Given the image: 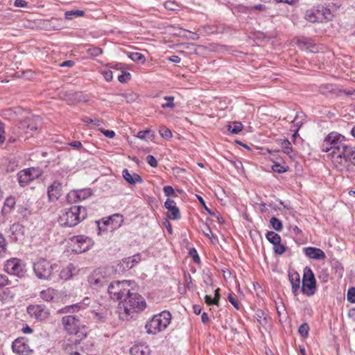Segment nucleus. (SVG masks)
<instances>
[{"instance_id":"obj_29","label":"nucleus","mask_w":355,"mask_h":355,"mask_svg":"<svg viewBox=\"0 0 355 355\" xmlns=\"http://www.w3.org/2000/svg\"><path fill=\"white\" fill-rule=\"evenodd\" d=\"M254 317L257 322L262 326H265L268 323L270 318L261 309H257L255 312Z\"/></svg>"},{"instance_id":"obj_35","label":"nucleus","mask_w":355,"mask_h":355,"mask_svg":"<svg viewBox=\"0 0 355 355\" xmlns=\"http://www.w3.org/2000/svg\"><path fill=\"white\" fill-rule=\"evenodd\" d=\"M85 15V12L83 10H72L69 11H67L64 13V17L66 19H72L73 17H83Z\"/></svg>"},{"instance_id":"obj_33","label":"nucleus","mask_w":355,"mask_h":355,"mask_svg":"<svg viewBox=\"0 0 355 355\" xmlns=\"http://www.w3.org/2000/svg\"><path fill=\"white\" fill-rule=\"evenodd\" d=\"M282 147L283 148V152L290 157H293L295 155L291 144L288 139H284L282 142Z\"/></svg>"},{"instance_id":"obj_26","label":"nucleus","mask_w":355,"mask_h":355,"mask_svg":"<svg viewBox=\"0 0 355 355\" xmlns=\"http://www.w3.org/2000/svg\"><path fill=\"white\" fill-rule=\"evenodd\" d=\"M141 261V255L139 253H137L132 257H129L123 259V263L125 264V267L127 268H132L136 264H137Z\"/></svg>"},{"instance_id":"obj_45","label":"nucleus","mask_w":355,"mask_h":355,"mask_svg":"<svg viewBox=\"0 0 355 355\" xmlns=\"http://www.w3.org/2000/svg\"><path fill=\"white\" fill-rule=\"evenodd\" d=\"M335 90L336 89L334 86L331 84L322 85L320 87V92L325 95H327L329 93H334Z\"/></svg>"},{"instance_id":"obj_62","label":"nucleus","mask_w":355,"mask_h":355,"mask_svg":"<svg viewBox=\"0 0 355 355\" xmlns=\"http://www.w3.org/2000/svg\"><path fill=\"white\" fill-rule=\"evenodd\" d=\"M175 206H176V204H175V201L173 200L167 199L166 200V202H164V207L167 210H169V209H171V208H173V207H175Z\"/></svg>"},{"instance_id":"obj_17","label":"nucleus","mask_w":355,"mask_h":355,"mask_svg":"<svg viewBox=\"0 0 355 355\" xmlns=\"http://www.w3.org/2000/svg\"><path fill=\"white\" fill-rule=\"evenodd\" d=\"M62 195V185L58 181L53 182L47 187V196L49 202H56Z\"/></svg>"},{"instance_id":"obj_4","label":"nucleus","mask_w":355,"mask_h":355,"mask_svg":"<svg viewBox=\"0 0 355 355\" xmlns=\"http://www.w3.org/2000/svg\"><path fill=\"white\" fill-rule=\"evenodd\" d=\"M58 265L52 263L50 261L41 258L33 263V271L35 276L41 280L50 281L58 272Z\"/></svg>"},{"instance_id":"obj_28","label":"nucleus","mask_w":355,"mask_h":355,"mask_svg":"<svg viewBox=\"0 0 355 355\" xmlns=\"http://www.w3.org/2000/svg\"><path fill=\"white\" fill-rule=\"evenodd\" d=\"M92 194V191L90 189L78 190L72 193V195L74 196V198H76V200L79 201L87 199L88 197L91 196Z\"/></svg>"},{"instance_id":"obj_41","label":"nucleus","mask_w":355,"mask_h":355,"mask_svg":"<svg viewBox=\"0 0 355 355\" xmlns=\"http://www.w3.org/2000/svg\"><path fill=\"white\" fill-rule=\"evenodd\" d=\"M137 137L141 139H145L146 137L153 139L155 137V134L151 130L147 129L138 132Z\"/></svg>"},{"instance_id":"obj_10","label":"nucleus","mask_w":355,"mask_h":355,"mask_svg":"<svg viewBox=\"0 0 355 355\" xmlns=\"http://www.w3.org/2000/svg\"><path fill=\"white\" fill-rule=\"evenodd\" d=\"M27 313L32 318L38 321H44L50 315V311L44 304H31L27 307Z\"/></svg>"},{"instance_id":"obj_8","label":"nucleus","mask_w":355,"mask_h":355,"mask_svg":"<svg viewBox=\"0 0 355 355\" xmlns=\"http://www.w3.org/2000/svg\"><path fill=\"white\" fill-rule=\"evenodd\" d=\"M301 291L309 297L313 295L316 291L315 278L312 270L308 266L304 269Z\"/></svg>"},{"instance_id":"obj_42","label":"nucleus","mask_w":355,"mask_h":355,"mask_svg":"<svg viewBox=\"0 0 355 355\" xmlns=\"http://www.w3.org/2000/svg\"><path fill=\"white\" fill-rule=\"evenodd\" d=\"M272 227L276 231H281L283 229V225L280 220L276 217H272L270 220Z\"/></svg>"},{"instance_id":"obj_39","label":"nucleus","mask_w":355,"mask_h":355,"mask_svg":"<svg viewBox=\"0 0 355 355\" xmlns=\"http://www.w3.org/2000/svg\"><path fill=\"white\" fill-rule=\"evenodd\" d=\"M243 125L241 122H233L232 124L228 125V130L233 134H238L243 129Z\"/></svg>"},{"instance_id":"obj_40","label":"nucleus","mask_w":355,"mask_h":355,"mask_svg":"<svg viewBox=\"0 0 355 355\" xmlns=\"http://www.w3.org/2000/svg\"><path fill=\"white\" fill-rule=\"evenodd\" d=\"M18 166V162L15 159V158L9 159L7 162L6 170L8 173H11L15 171L17 168Z\"/></svg>"},{"instance_id":"obj_60","label":"nucleus","mask_w":355,"mask_h":355,"mask_svg":"<svg viewBox=\"0 0 355 355\" xmlns=\"http://www.w3.org/2000/svg\"><path fill=\"white\" fill-rule=\"evenodd\" d=\"M101 132L108 138H113L115 136V132L113 130H104L101 128Z\"/></svg>"},{"instance_id":"obj_7","label":"nucleus","mask_w":355,"mask_h":355,"mask_svg":"<svg viewBox=\"0 0 355 355\" xmlns=\"http://www.w3.org/2000/svg\"><path fill=\"white\" fill-rule=\"evenodd\" d=\"M130 282L116 281L112 282L107 287V292L110 297L114 300H121L125 297L126 293L130 291Z\"/></svg>"},{"instance_id":"obj_22","label":"nucleus","mask_w":355,"mask_h":355,"mask_svg":"<svg viewBox=\"0 0 355 355\" xmlns=\"http://www.w3.org/2000/svg\"><path fill=\"white\" fill-rule=\"evenodd\" d=\"M131 355H151V352L148 345L142 343L134 345L130 349Z\"/></svg>"},{"instance_id":"obj_2","label":"nucleus","mask_w":355,"mask_h":355,"mask_svg":"<svg viewBox=\"0 0 355 355\" xmlns=\"http://www.w3.org/2000/svg\"><path fill=\"white\" fill-rule=\"evenodd\" d=\"M62 324L64 329L71 335H74L76 339L73 343H79L87 336L85 325L80 320V316L78 315H67L62 318Z\"/></svg>"},{"instance_id":"obj_18","label":"nucleus","mask_w":355,"mask_h":355,"mask_svg":"<svg viewBox=\"0 0 355 355\" xmlns=\"http://www.w3.org/2000/svg\"><path fill=\"white\" fill-rule=\"evenodd\" d=\"M123 218L121 214H115L107 218H102V223L105 226H110L111 230L116 229L121 226Z\"/></svg>"},{"instance_id":"obj_13","label":"nucleus","mask_w":355,"mask_h":355,"mask_svg":"<svg viewBox=\"0 0 355 355\" xmlns=\"http://www.w3.org/2000/svg\"><path fill=\"white\" fill-rule=\"evenodd\" d=\"M39 176L37 171L34 168L21 170L17 173V179L21 187L28 185L31 182Z\"/></svg>"},{"instance_id":"obj_25","label":"nucleus","mask_w":355,"mask_h":355,"mask_svg":"<svg viewBox=\"0 0 355 355\" xmlns=\"http://www.w3.org/2000/svg\"><path fill=\"white\" fill-rule=\"evenodd\" d=\"M9 254L8 243L2 233L0 232V259H4Z\"/></svg>"},{"instance_id":"obj_12","label":"nucleus","mask_w":355,"mask_h":355,"mask_svg":"<svg viewBox=\"0 0 355 355\" xmlns=\"http://www.w3.org/2000/svg\"><path fill=\"white\" fill-rule=\"evenodd\" d=\"M28 340L26 337L16 338L12 344V351L19 355H30L33 350L31 349Z\"/></svg>"},{"instance_id":"obj_64","label":"nucleus","mask_w":355,"mask_h":355,"mask_svg":"<svg viewBox=\"0 0 355 355\" xmlns=\"http://www.w3.org/2000/svg\"><path fill=\"white\" fill-rule=\"evenodd\" d=\"M220 288H216L214 291V301H215V305H218L219 304V300H220Z\"/></svg>"},{"instance_id":"obj_38","label":"nucleus","mask_w":355,"mask_h":355,"mask_svg":"<svg viewBox=\"0 0 355 355\" xmlns=\"http://www.w3.org/2000/svg\"><path fill=\"white\" fill-rule=\"evenodd\" d=\"M167 216L171 220L179 219L180 218V212L178 207L175 206L168 210Z\"/></svg>"},{"instance_id":"obj_21","label":"nucleus","mask_w":355,"mask_h":355,"mask_svg":"<svg viewBox=\"0 0 355 355\" xmlns=\"http://www.w3.org/2000/svg\"><path fill=\"white\" fill-rule=\"evenodd\" d=\"M58 291L51 287H49L46 289L42 290L40 292V298L46 302H53L54 299L58 296Z\"/></svg>"},{"instance_id":"obj_30","label":"nucleus","mask_w":355,"mask_h":355,"mask_svg":"<svg viewBox=\"0 0 355 355\" xmlns=\"http://www.w3.org/2000/svg\"><path fill=\"white\" fill-rule=\"evenodd\" d=\"M317 13L318 15H320L321 17L320 21H322V19L331 20L332 17L331 10L329 8H324L323 6L318 7Z\"/></svg>"},{"instance_id":"obj_9","label":"nucleus","mask_w":355,"mask_h":355,"mask_svg":"<svg viewBox=\"0 0 355 355\" xmlns=\"http://www.w3.org/2000/svg\"><path fill=\"white\" fill-rule=\"evenodd\" d=\"M4 270L7 273L19 278L24 277L26 272L21 260L17 258H11L7 260L4 264Z\"/></svg>"},{"instance_id":"obj_23","label":"nucleus","mask_w":355,"mask_h":355,"mask_svg":"<svg viewBox=\"0 0 355 355\" xmlns=\"http://www.w3.org/2000/svg\"><path fill=\"white\" fill-rule=\"evenodd\" d=\"M122 175L125 181L130 184H135L136 183H141L143 182L142 178L137 173L131 175L128 169L125 168L122 171Z\"/></svg>"},{"instance_id":"obj_5","label":"nucleus","mask_w":355,"mask_h":355,"mask_svg":"<svg viewBox=\"0 0 355 355\" xmlns=\"http://www.w3.org/2000/svg\"><path fill=\"white\" fill-rule=\"evenodd\" d=\"M345 142L346 139L344 136L338 132H332L324 138L321 149L326 153L331 150L332 158L335 159L337 156L336 152H340Z\"/></svg>"},{"instance_id":"obj_59","label":"nucleus","mask_w":355,"mask_h":355,"mask_svg":"<svg viewBox=\"0 0 355 355\" xmlns=\"http://www.w3.org/2000/svg\"><path fill=\"white\" fill-rule=\"evenodd\" d=\"M164 193L166 196H170L174 193V189L171 186H165L163 189Z\"/></svg>"},{"instance_id":"obj_36","label":"nucleus","mask_w":355,"mask_h":355,"mask_svg":"<svg viewBox=\"0 0 355 355\" xmlns=\"http://www.w3.org/2000/svg\"><path fill=\"white\" fill-rule=\"evenodd\" d=\"M306 19L311 22H316L320 21V16L317 13V9L314 10H309L306 12Z\"/></svg>"},{"instance_id":"obj_34","label":"nucleus","mask_w":355,"mask_h":355,"mask_svg":"<svg viewBox=\"0 0 355 355\" xmlns=\"http://www.w3.org/2000/svg\"><path fill=\"white\" fill-rule=\"evenodd\" d=\"M128 57L134 62L144 64L146 62L145 56L139 52H131L129 53Z\"/></svg>"},{"instance_id":"obj_56","label":"nucleus","mask_w":355,"mask_h":355,"mask_svg":"<svg viewBox=\"0 0 355 355\" xmlns=\"http://www.w3.org/2000/svg\"><path fill=\"white\" fill-rule=\"evenodd\" d=\"M228 300L234 306V307L236 309H237V310L240 309V304H239L238 300H236L235 297L232 295V294H229Z\"/></svg>"},{"instance_id":"obj_49","label":"nucleus","mask_w":355,"mask_h":355,"mask_svg":"<svg viewBox=\"0 0 355 355\" xmlns=\"http://www.w3.org/2000/svg\"><path fill=\"white\" fill-rule=\"evenodd\" d=\"M318 279L322 283H327L329 279V274L327 269H322L318 275Z\"/></svg>"},{"instance_id":"obj_31","label":"nucleus","mask_w":355,"mask_h":355,"mask_svg":"<svg viewBox=\"0 0 355 355\" xmlns=\"http://www.w3.org/2000/svg\"><path fill=\"white\" fill-rule=\"evenodd\" d=\"M67 101L69 104H75L80 101H85V97L82 92H74L69 95Z\"/></svg>"},{"instance_id":"obj_63","label":"nucleus","mask_w":355,"mask_h":355,"mask_svg":"<svg viewBox=\"0 0 355 355\" xmlns=\"http://www.w3.org/2000/svg\"><path fill=\"white\" fill-rule=\"evenodd\" d=\"M69 145L78 150H80L83 148L82 143L79 141H71L69 144Z\"/></svg>"},{"instance_id":"obj_46","label":"nucleus","mask_w":355,"mask_h":355,"mask_svg":"<svg viewBox=\"0 0 355 355\" xmlns=\"http://www.w3.org/2000/svg\"><path fill=\"white\" fill-rule=\"evenodd\" d=\"M87 53L92 57H96L103 53L102 49L98 46H94L87 50Z\"/></svg>"},{"instance_id":"obj_57","label":"nucleus","mask_w":355,"mask_h":355,"mask_svg":"<svg viewBox=\"0 0 355 355\" xmlns=\"http://www.w3.org/2000/svg\"><path fill=\"white\" fill-rule=\"evenodd\" d=\"M177 4H175L173 1H166L165 3H164V7L166 9L168 10H176V7H177Z\"/></svg>"},{"instance_id":"obj_52","label":"nucleus","mask_w":355,"mask_h":355,"mask_svg":"<svg viewBox=\"0 0 355 355\" xmlns=\"http://www.w3.org/2000/svg\"><path fill=\"white\" fill-rule=\"evenodd\" d=\"M131 78V75L129 72L124 71L122 74L118 76V80L121 83H127Z\"/></svg>"},{"instance_id":"obj_50","label":"nucleus","mask_w":355,"mask_h":355,"mask_svg":"<svg viewBox=\"0 0 355 355\" xmlns=\"http://www.w3.org/2000/svg\"><path fill=\"white\" fill-rule=\"evenodd\" d=\"M288 168V166H283L277 162H274V164L272 166V171L278 173H283L287 171Z\"/></svg>"},{"instance_id":"obj_54","label":"nucleus","mask_w":355,"mask_h":355,"mask_svg":"<svg viewBox=\"0 0 355 355\" xmlns=\"http://www.w3.org/2000/svg\"><path fill=\"white\" fill-rule=\"evenodd\" d=\"M297 117L298 115H296L295 119L293 121L294 126L296 127V129L295 130V132L293 135V138H295L297 136H298V130L302 124L301 121H297Z\"/></svg>"},{"instance_id":"obj_20","label":"nucleus","mask_w":355,"mask_h":355,"mask_svg":"<svg viewBox=\"0 0 355 355\" xmlns=\"http://www.w3.org/2000/svg\"><path fill=\"white\" fill-rule=\"evenodd\" d=\"M288 279L291 284L292 293L294 295H298V291L300 288V274L295 270L288 271Z\"/></svg>"},{"instance_id":"obj_44","label":"nucleus","mask_w":355,"mask_h":355,"mask_svg":"<svg viewBox=\"0 0 355 355\" xmlns=\"http://www.w3.org/2000/svg\"><path fill=\"white\" fill-rule=\"evenodd\" d=\"M309 326L306 322L302 324L299 329L298 333L303 338H307L309 336Z\"/></svg>"},{"instance_id":"obj_37","label":"nucleus","mask_w":355,"mask_h":355,"mask_svg":"<svg viewBox=\"0 0 355 355\" xmlns=\"http://www.w3.org/2000/svg\"><path fill=\"white\" fill-rule=\"evenodd\" d=\"M39 124H41V119L39 116H34L28 123L27 128L31 131L37 130Z\"/></svg>"},{"instance_id":"obj_47","label":"nucleus","mask_w":355,"mask_h":355,"mask_svg":"<svg viewBox=\"0 0 355 355\" xmlns=\"http://www.w3.org/2000/svg\"><path fill=\"white\" fill-rule=\"evenodd\" d=\"M164 99L167 101V103L162 105L163 108H173L175 107V104L173 103L174 97L172 96H166L164 97Z\"/></svg>"},{"instance_id":"obj_19","label":"nucleus","mask_w":355,"mask_h":355,"mask_svg":"<svg viewBox=\"0 0 355 355\" xmlns=\"http://www.w3.org/2000/svg\"><path fill=\"white\" fill-rule=\"evenodd\" d=\"M305 255L309 259L322 260L326 258L325 253L320 248L307 247L304 248Z\"/></svg>"},{"instance_id":"obj_61","label":"nucleus","mask_w":355,"mask_h":355,"mask_svg":"<svg viewBox=\"0 0 355 355\" xmlns=\"http://www.w3.org/2000/svg\"><path fill=\"white\" fill-rule=\"evenodd\" d=\"M9 284V280L7 276L0 275V288L3 287Z\"/></svg>"},{"instance_id":"obj_55","label":"nucleus","mask_w":355,"mask_h":355,"mask_svg":"<svg viewBox=\"0 0 355 355\" xmlns=\"http://www.w3.org/2000/svg\"><path fill=\"white\" fill-rule=\"evenodd\" d=\"M147 163L152 167L157 166V161L153 155H148L146 157Z\"/></svg>"},{"instance_id":"obj_16","label":"nucleus","mask_w":355,"mask_h":355,"mask_svg":"<svg viewBox=\"0 0 355 355\" xmlns=\"http://www.w3.org/2000/svg\"><path fill=\"white\" fill-rule=\"evenodd\" d=\"M88 282L94 288H98L107 284V280L103 272L99 270H95L88 277Z\"/></svg>"},{"instance_id":"obj_58","label":"nucleus","mask_w":355,"mask_h":355,"mask_svg":"<svg viewBox=\"0 0 355 355\" xmlns=\"http://www.w3.org/2000/svg\"><path fill=\"white\" fill-rule=\"evenodd\" d=\"M104 78L107 81H111L113 78L112 71L110 70H105L102 71Z\"/></svg>"},{"instance_id":"obj_1","label":"nucleus","mask_w":355,"mask_h":355,"mask_svg":"<svg viewBox=\"0 0 355 355\" xmlns=\"http://www.w3.org/2000/svg\"><path fill=\"white\" fill-rule=\"evenodd\" d=\"M146 303L144 298L137 293H132L130 290L121 301L117 307L119 317L122 320H128L132 314L139 313L145 309Z\"/></svg>"},{"instance_id":"obj_53","label":"nucleus","mask_w":355,"mask_h":355,"mask_svg":"<svg viewBox=\"0 0 355 355\" xmlns=\"http://www.w3.org/2000/svg\"><path fill=\"white\" fill-rule=\"evenodd\" d=\"M189 254L193 258V260L195 263H199L200 262V257L195 248L190 249L189 251Z\"/></svg>"},{"instance_id":"obj_3","label":"nucleus","mask_w":355,"mask_h":355,"mask_svg":"<svg viewBox=\"0 0 355 355\" xmlns=\"http://www.w3.org/2000/svg\"><path fill=\"white\" fill-rule=\"evenodd\" d=\"M87 211L82 206H72L60 216L58 221L62 226L73 227L85 219Z\"/></svg>"},{"instance_id":"obj_11","label":"nucleus","mask_w":355,"mask_h":355,"mask_svg":"<svg viewBox=\"0 0 355 355\" xmlns=\"http://www.w3.org/2000/svg\"><path fill=\"white\" fill-rule=\"evenodd\" d=\"M73 241V251L77 254L83 253L90 249L93 245L92 239L85 235H78L74 236L72 239Z\"/></svg>"},{"instance_id":"obj_32","label":"nucleus","mask_w":355,"mask_h":355,"mask_svg":"<svg viewBox=\"0 0 355 355\" xmlns=\"http://www.w3.org/2000/svg\"><path fill=\"white\" fill-rule=\"evenodd\" d=\"M266 237L272 245L281 242V236L273 231H268L266 234Z\"/></svg>"},{"instance_id":"obj_48","label":"nucleus","mask_w":355,"mask_h":355,"mask_svg":"<svg viewBox=\"0 0 355 355\" xmlns=\"http://www.w3.org/2000/svg\"><path fill=\"white\" fill-rule=\"evenodd\" d=\"M273 250L275 254L281 255L286 251V247L281 243V242L277 243V244L273 245Z\"/></svg>"},{"instance_id":"obj_24","label":"nucleus","mask_w":355,"mask_h":355,"mask_svg":"<svg viewBox=\"0 0 355 355\" xmlns=\"http://www.w3.org/2000/svg\"><path fill=\"white\" fill-rule=\"evenodd\" d=\"M15 203L16 201L15 197L9 196L6 198L1 209V214L5 216L9 214L12 209H14Z\"/></svg>"},{"instance_id":"obj_51","label":"nucleus","mask_w":355,"mask_h":355,"mask_svg":"<svg viewBox=\"0 0 355 355\" xmlns=\"http://www.w3.org/2000/svg\"><path fill=\"white\" fill-rule=\"evenodd\" d=\"M347 299L351 303H355V288L351 287L347 291Z\"/></svg>"},{"instance_id":"obj_14","label":"nucleus","mask_w":355,"mask_h":355,"mask_svg":"<svg viewBox=\"0 0 355 355\" xmlns=\"http://www.w3.org/2000/svg\"><path fill=\"white\" fill-rule=\"evenodd\" d=\"M336 153V157L335 160L339 163H342V160L344 159L345 162L349 161L354 165H355V147L352 148L346 144V142L343 145V148L340 152Z\"/></svg>"},{"instance_id":"obj_27","label":"nucleus","mask_w":355,"mask_h":355,"mask_svg":"<svg viewBox=\"0 0 355 355\" xmlns=\"http://www.w3.org/2000/svg\"><path fill=\"white\" fill-rule=\"evenodd\" d=\"M73 270V264L69 263L66 268L60 271L59 279L64 281L69 279L72 277Z\"/></svg>"},{"instance_id":"obj_43","label":"nucleus","mask_w":355,"mask_h":355,"mask_svg":"<svg viewBox=\"0 0 355 355\" xmlns=\"http://www.w3.org/2000/svg\"><path fill=\"white\" fill-rule=\"evenodd\" d=\"M160 136L165 139H170L172 137L171 131L165 126H160L159 129Z\"/></svg>"},{"instance_id":"obj_6","label":"nucleus","mask_w":355,"mask_h":355,"mask_svg":"<svg viewBox=\"0 0 355 355\" xmlns=\"http://www.w3.org/2000/svg\"><path fill=\"white\" fill-rule=\"evenodd\" d=\"M171 315L169 311H162L155 315L145 325L148 334H155L164 330L171 322Z\"/></svg>"},{"instance_id":"obj_15","label":"nucleus","mask_w":355,"mask_h":355,"mask_svg":"<svg viewBox=\"0 0 355 355\" xmlns=\"http://www.w3.org/2000/svg\"><path fill=\"white\" fill-rule=\"evenodd\" d=\"M10 235L9 236L11 242L22 243L25 238L24 226L19 223L12 224L10 227Z\"/></svg>"}]
</instances>
